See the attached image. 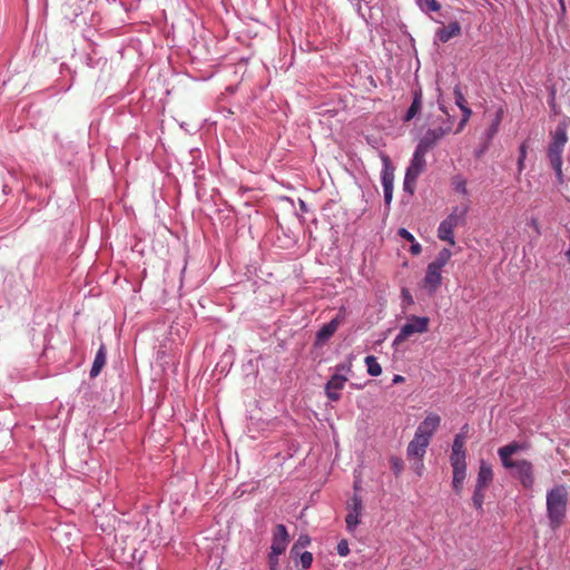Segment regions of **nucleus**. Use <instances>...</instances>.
Masks as SVG:
<instances>
[{"instance_id":"obj_1","label":"nucleus","mask_w":570,"mask_h":570,"mask_svg":"<svg viewBox=\"0 0 570 570\" xmlns=\"http://www.w3.org/2000/svg\"><path fill=\"white\" fill-rule=\"evenodd\" d=\"M569 490L563 484L554 485L547 492V518L551 529L560 528L567 517Z\"/></svg>"},{"instance_id":"obj_2","label":"nucleus","mask_w":570,"mask_h":570,"mask_svg":"<svg viewBox=\"0 0 570 570\" xmlns=\"http://www.w3.org/2000/svg\"><path fill=\"white\" fill-rule=\"evenodd\" d=\"M568 122L566 120L558 124L556 130L552 134V140L548 147V159L556 171L557 178L560 184L563 183L562 173V153L568 141Z\"/></svg>"},{"instance_id":"obj_3","label":"nucleus","mask_w":570,"mask_h":570,"mask_svg":"<svg viewBox=\"0 0 570 570\" xmlns=\"http://www.w3.org/2000/svg\"><path fill=\"white\" fill-rule=\"evenodd\" d=\"M469 212V204L453 207L452 212L443 219L438 227V237L441 240L448 242L451 246L455 245L454 229L464 226L466 222V214Z\"/></svg>"},{"instance_id":"obj_4","label":"nucleus","mask_w":570,"mask_h":570,"mask_svg":"<svg viewBox=\"0 0 570 570\" xmlns=\"http://www.w3.org/2000/svg\"><path fill=\"white\" fill-rule=\"evenodd\" d=\"M428 151L416 146L413 157L411 159L410 166L406 169L404 177V190L409 191L411 195L414 194V189L416 186V180L419 176L424 171L426 161L425 155Z\"/></svg>"},{"instance_id":"obj_5","label":"nucleus","mask_w":570,"mask_h":570,"mask_svg":"<svg viewBox=\"0 0 570 570\" xmlns=\"http://www.w3.org/2000/svg\"><path fill=\"white\" fill-rule=\"evenodd\" d=\"M503 468L512 471L513 478L518 479L524 489H532L534 484L533 464L525 459L502 463Z\"/></svg>"},{"instance_id":"obj_6","label":"nucleus","mask_w":570,"mask_h":570,"mask_svg":"<svg viewBox=\"0 0 570 570\" xmlns=\"http://www.w3.org/2000/svg\"><path fill=\"white\" fill-rule=\"evenodd\" d=\"M429 323H430L429 317L411 316L409 318L407 323H405L401 327L399 334L394 338V344L400 345L401 343L406 341L413 334H423V333L428 332Z\"/></svg>"},{"instance_id":"obj_7","label":"nucleus","mask_w":570,"mask_h":570,"mask_svg":"<svg viewBox=\"0 0 570 570\" xmlns=\"http://www.w3.org/2000/svg\"><path fill=\"white\" fill-rule=\"evenodd\" d=\"M452 130V120L449 119V124L446 127H438L433 129H428L424 136L420 139L417 146L425 151L434 148L438 142Z\"/></svg>"},{"instance_id":"obj_8","label":"nucleus","mask_w":570,"mask_h":570,"mask_svg":"<svg viewBox=\"0 0 570 570\" xmlns=\"http://www.w3.org/2000/svg\"><path fill=\"white\" fill-rule=\"evenodd\" d=\"M363 510V502L358 494H354L347 504V514L345 518L346 529L353 531L360 523V515Z\"/></svg>"},{"instance_id":"obj_9","label":"nucleus","mask_w":570,"mask_h":570,"mask_svg":"<svg viewBox=\"0 0 570 570\" xmlns=\"http://www.w3.org/2000/svg\"><path fill=\"white\" fill-rule=\"evenodd\" d=\"M441 416L435 413H429L426 417L417 426L415 434L431 440L434 432L439 429Z\"/></svg>"},{"instance_id":"obj_10","label":"nucleus","mask_w":570,"mask_h":570,"mask_svg":"<svg viewBox=\"0 0 570 570\" xmlns=\"http://www.w3.org/2000/svg\"><path fill=\"white\" fill-rule=\"evenodd\" d=\"M288 540L289 538L285 525L277 524L273 533L271 551H273V553L276 556H281L286 550Z\"/></svg>"},{"instance_id":"obj_11","label":"nucleus","mask_w":570,"mask_h":570,"mask_svg":"<svg viewBox=\"0 0 570 570\" xmlns=\"http://www.w3.org/2000/svg\"><path fill=\"white\" fill-rule=\"evenodd\" d=\"M429 444L430 441L426 440V438H422L421 435L414 434L413 440L409 443L406 449L407 458L417 459L419 461H422Z\"/></svg>"},{"instance_id":"obj_12","label":"nucleus","mask_w":570,"mask_h":570,"mask_svg":"<svg viewBox=\"0 0 570 570\" xmlns=\"http://www.w3.org/2000/svg\"><path fill=\"white\" fill-rule=\"evenodd\" d=\"M346 381V376L334 374L325 386L327 397L332 401H337L341 396L338 391L344 387Z\"/></svg>"},{"instance_id":"obj_13","label":"nucleus","mask_w":570,"mask_h":570,"mask_svg":"<svg viewBox=\"0 0 570 570\" xmlns=\"http://www.w3.org/2000/svg\"><path fill=\"white\" fill-rule=\"evenodd\" d=\"M528 445L525 443L513 441L504 446L499 448L498 455L501 460V463L515 461L512 459V455L520 452L525 451Z\"/></svg>"},{"instance_id":"obj_14","label":"nucleus","mask_w":570,"mask_h":570,"mask_svg":"<svg viewBox=\"0 0 570 570\" xmlns=\"http://www.w3.org/2000/svg\"><path fill=\"white\" fill-rule=\"evenodd\" d=\"M442 269H439L436 266L431 264L426 267V273L424 276V287L429 288L431 292L436 291L442 282Z\"/></svg>"},{"instance_id":"obj_15","label":"nucleus","mask_w":570,"mask_h":570,"mask_svg":"<svg viewBox=\"0 0 570 570\" xmlns=\"http://www.w3.org/2000/svg\"><path fill=\"white\" fill-rule=\"evenodd\" d=\"M492 480L493 470L491 465L488 464L484 460H481L475 487L487 489Z\"/></svg>"},{"instance_id":"obj_16","label":"nucleus","mask_w":570,"mask_h":570,"mask_svg":"<svg viewBox=\"0 0 570 570\" xmlns=\"http://www.w3.org/2000/svg\"><path fill=\"white\" fill-rule=\"evenodd\" d=\"M461 35V26L458 21L449 23L446 27L441 28L436 31V38L439 41L445 43L450 39Z\"/></svg>"},{"instance_id":"obj_17","label":"nucleus","mask_w":570,"mask_h":570,"mask_svg":"<svg viewBox=\"0 0 570 570\" xmlns=\"http://www.w3.org/2000/svg\"><path fill=\"white\" fill-rule=\"evenodd\" d=\"M341 320L338 317L333 318L331 322L324 324L316 334V342L323 343L327 341L338 328Z\"/></svg>"},{"instance_id":"obj_18","label":"nucleus","mask_w":570,"mask_h":570,"mask_svg":"<svg viewBox=\"0 0 570 570\" xmlns=\"http://www.w3.org/2000/svg\"><path fill=\"white\" fill-rule=\"evenodd\" d=\"M106 348L104 345L99 347V350L96 353L91 370H90V376L96 377L101 372L102 367L106 365Z\"/></svg>"},{"instance_id":"obj_19","label":"nucleus","mask_w":570,"mask_h":570,"mask_svg":"<svg viewBox=\"0 0 570 570\" xmlns=\"http://www.w3.org/2000/svg\"><path fill=\"white\" fill-rule=\"evenodd\" d=\"M421 108H422V90L419 89V90L414 91L413 101L404 116V121L412 120L420 112Z\"/></svg>"},{"instance_id":"obj_20","label":"nucleus","mask_w":570,"mask_h":570,"mask_svg":"<svg viewBox=\"0 0 570 570\" xmlns=\"http://www.w3.org/2000/svg\"><path fill=\"white\" fill-rule=\"evenodd\" d=\"M393 173L389 170L386 166L382 175V184L384 188V198L387 204L392 200L393 197Z\"/></svg>"},{"instance_id":"obj_21","label":"nucleus","mask_w":570,"mask_h":570,"mask_svg":"<svg viewBox=\"0 0 570 570\" xmlns=\"http://www.w3.org/2000/svg\"><path fill=\"white\" fill-rule=\"evenodd\" d=\"M453 470V479L452 487L453 490L460 494L463 490L464 480L466 478V469H452Z\"/></svg>"},{"instance_id":"obj_22","label":"nucleus","mask_w":570,"mask_h":570,"mask_svg":"<svg viewBox=\"0 0 570 570\" xmlns=\"http://www.w3.org/2000/svg\"><path fill=\"white\" fill-rule=\"evenodd\" d=\"M451 256V250L448 248H443L442 250H440L435 259L430 264L436 266L439 269H442L449 263Z\"/></svg>"},{"instance_id":"obj_23","label":"nucleus","mask_w":570,"mask_h":570,"mask_svg":"<svg viewBox=\"0 0 570 570\" xmlns=\"http://www.w3.org/2000/svg\"><path fill=\"white\" fill-rule=\"evenodd\" d=\"M365 364L367 367V373L371 376H379L382 373V367L379 364L377 360L373 355H368L365 357Z\"/></svg>"},{"instance_id":"obj_24","label":"nucleus","mask_w":570,"mask_h":570,"mask_svg":"<svg viewBox=\"0 0 570 570\" xmlns=\"http://www.w3.org/2000/svg\"><path fill=\"white\" fill-rule=\"evenodd\" d=\"M451 186L459 194H462V195L468 194L466 180L461 175H455L452 177Z\"/></svg>"},{"instance_id":"obj_25","label":"nucleus","mask_w":570,"mask_h":570,"mask_svg":"<svg viewBox=\"0 0 570 570\" xmlns=\"http://www.w3.org/2000/svg\"><path fill=\"white\" fill-rule=\"evenodd\" d=\"M465 459H466L465 453L451 452L450 462H451L452 469H466Z\"/></svg>"},{"instance_id":"obj_26","label":"nucleus","mask_w":570,"mask_h":570,"mask_svg":"<svg viewBox=\"0 0 570 570\" xmlns=\"http://www.w3.org/2000/svg\"><path fill=\"white\" fill-rule=\"evenodd\" d=\"M417 4L426 13L436 12L441 9V4L436 0H417Z\"/></svg>"},{"instance_id":"obj_27","label":"nucleus","mask_w":570,"mask_h":570,"mask_svg":"<svg viewBox=\"0 0 570 570\" xmlns=\"http://www.w3.org/2000/svg\"><path fill=\"white\" fill-rule=\"evenodd\" d=\"M464 444L465 435L463 433L456 434L453 440L452 452L465 453Z\"/></svg>"},{"instance_id":"obj_28","label":"nucleus","mask_w":570,"mask_h":570,"mask_svg":"<svg viewBox=\"0 0 570 570\" xmlns=\"http://www.w3.org/2000/svg\"><path fill=\"white\" fill-rule=\"evenodd\" d=\"M484 490L481 488L474 489L473 495H472V502L475 509L482 510L483 501H484Z\"/></svg>"},{"instance_id":"obj_29","label":"nucleus","mask_w":570,"mask_h":570,"mask_svg":"<svg viewBox=\"0 0 570 570\" xmlns=\"http://www.w3.org/2000/svg\"><path fill=\"white\" fill-rule=\"evenodd\" d=\"M519 151H520V155H519V159H518V170H519V173H521L524 169V161H525L527 154H528L527 142L521 144Z\"/></svg>"},{"instance_id":"obj_30","label":"nucleus","mask_w":570,"mask_h":570,"mask_svg":"<svg viewBox=\"0 0 570 570\" xmlns=\"http://www.w3.org/2000/svg\"><path fill=\"white\" fill-rule=\"evenodd\" d=\"M502 114H503L502 109H500L497 112V117H495L492 126L489 129V136L490 137H493L498 132V129H499V126H500V122H501V119H502Z\"/></svg>"},{"instance_id":"obj_31","label":"nucleus","mask_w":570,"mask_h":570,"mask_svg":"<svg viewBox=\"0 0 570 570\" xmlns=\"http://www.w3.org/2000/svg\"><path fill=\"white\" fill-rule=\"evenodd\" d=\"M299 561L303 569H308L313 562V554L308 551H305L299 554Z\"/></svg>"},{"instance_id":"obj_32","label":"nucleus","mask_w":570,"mask_h":570,"mask_svg":"<svg viewBox=\"0 0 570 570\" xmlns=\"http://www.w3.org/2000/svg\"><path fill=\"white\" fill-rule=\"evenodd\" d=\"M453 94H454V98H455V104L459 108L466 105V100H465L459 86H456L454 88Z\"/></svg>"},{"instance_id":"obj_33","label":"nucleus","mask_w":570,"mask_h":570,"mask_svg":"<svg viewBox=\"0 0 570 570\" xmlns=\"http://www.w3.org/2000/svg\"><path fill=\"white\" fill-rule=\"evenodd\" d=\"M309 543V538L306 537V535H301L297 540V542L292 547V550H291V553H295V554H298V552L296 551L297 547L301 546V547H305Z\"/></svg>"},{"instance_id":"obj_34","label":"nucleus","mask_w":570,"mask_h":570,"mask_svg":"<svg viewBox=\"0 0 570 570\" xmlns=\"http://www.w3.org/2000/svg\"><path fill=\"white\" fill-rule=\"evenodd\" d=\"M391 463H392V470L394 471V473L396 475H399L402 472V470H403V462H402V460L399 459V458H392L391 459Z\"/></svg>"},{"instance_id":"obj_35","label":"nucleus","mask_w":570,"mask_h":570,"mask_svg":"<svg viewBox=\"0 0 570 570\" xmlns=\"http://www.w3.org/2000/svg\"><path fill=\"white\" fill-rule=\"evenodd\" d=\"M348 552H350V549H348L347 541L346 540L340 541L338 544H337V553L341 557H345V556L348 554Z\"/></svg>"},{"instance_id":"obj_36","label":"nucleus","mask_w":570,"mask_h":570,"mask_svg":"<svg viewBox=\"0 0 570 570\" xmlns=\"http://www.w3.org/2000/svg\"><path fill=\"white\" fill-rule=\"evenodd\" d=\"M397 234L400 237H402L403 239H405L407 242H411V243L414 242V236L405 228H400Z\"/></svg>"},{"instance_id":"obj_37","label":"nucleus","mask_w":570,"mask_h":570,"mask_svg":"<svg viewBox=\"0 0 570 570\" xmlns=\"http://www.w3.org/2000/svg\"><path fill=\"white\" fill-rule=\"evenodd\" d=\"M278 557L279 556H276L273 553V551H271V553L268 556V563H269L271 570H276V568L278 566Z\"/></svg>"},{"instance_id":"obj_38","label":"nucleus","mask_w":570,"mask_h":570,"mask_svg":"<svg viewBox=\"0 0 570 570\" xmlns=\"http://www.w3.org/2000/svg\"><path fill=\"white\" fill-rule=\"evenodd\" d=\"M410 252L413 254V255H419L421 252H422V247L419 243H412L411 245V248H410Z\"/></svg>"},{"instance_id":"obj_39","label":"nucleus","mask_w":570,"mask_h":570,"mask_svg":"<svg viewBox=\"0 0 570 570\" xmlns=\"http://www.w3.org/2000/svg\"><path fill=\"white\" fill-rule=\"evenodd\" d=\"M462 114H463V117L462 118H465V119H470L471 115H472V110L468 107V105L463 106V107H460Z\"/></svg>"},{"instance_id":"obj_40","label":"nucleus","mask_w":570,"mask_h":570,"mask_svg":"<svg viewBox=\"0 0 570 570\" xmlns=\"http://www.w3.org/2000/svg\"><path fill=\"white\" fill-rule=\"evenodd\" d=\"M468 121H469L468 119L462 118L460 124H459V126H458V128H456V130H455V132L458 134V132L462 131Z\"/></svg>"},{"instance_id":"obj_41","label":"nucleus","mask_w":570,"mask_h":570,"mask_svg":"<svg viewBox=\"0 0 570 570\" xmlns=\"http://www.w3.org/2000/svg\"><path fill=\"white\" fill-rule=\"evenodd\" d=\"M404 381H405L404 376L399 375V374L394 375V377L392 380L393 384H400V383H403Z\"/></svg>"},{"instance_id":"obj_42","label":"nucleus","mask_w":570,"mask_h":570,"mask_svg":"<svg viewBox=\"0 0 570 570\" xmlns=\"http://www.w3.org/2000/svg\"><path fill=\"white\" fill-rule=\"evenodd\" d=\"M440 109L450 118L448 110L443 105L440 106Z\"/></svg>"},{"instance_id":"obj_43","label":"nucleus","mask_w":570,"mask_h":570,"mask_svg":"<svg viewBox=\"0 0 570 570\" xmlns=\"http://www.w3.org/2000/svg\"><path fill=\"white\" fill-rule=\"evenodd\" d=\"M560 6H561V10L566 11V6H564V1L563 0H562V3H560Z\"/></svg>"},{"instance_id":"obj_44","label":"nucleus","mask_w":570,"mask_h":570,"mask_svg":"<svg viewBox=\"0 0 570 570\" xmlns=\"http://www.w3.org/2000/svg\"><path fill=\"white\" fill-rule=\"evenodd\" d=\"M532 224H533V226L535 227V229H538V223H537V220H533V222H532Z\"/></svg>"},{"instance_id":"obj_45","label":"nucleus","mask_w":570,"mask_h":570,"mask_svg":"<svg viewBox=\"0 0 570 570\" xmlns=\"http://www.w3.org/2000/svg\"><path fill=\"white\" fill-rule=\"evenodd\" d=\"M560 3H562V0H559Z\"/></svg>"},{"instance_id":"obj_46","label":"nucleus","mask_w":570,"mask_h":570,"mask_svg":"<svg viewBox=\"0 0 570 570\" xmlns=\"http://www.w3.org/2000/svg\"><path fill=\"white\" fill-rule=\"evenodd\" d=\"M304 570H306V569H304Z\"/></svg>"}]
</instances>
